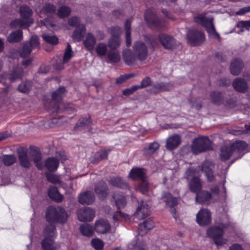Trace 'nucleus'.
Here are the masks:
<instances>
[{"label":"nucleus","instance_id":"obj_1","mask_svg":"<svg viewBox=\"0 0 250 250\" xmlns=\"http://www.w3.org/2000/svg\"><path fill=\"white\" fill-rule=\"evenodd\" d=\"M18 157L21 166L25 168H29L32 165L33 160L36 166L39 169H42V164L41 162L42 156L41 152L34 148L30 149L29 155H28L26 150L21 148L18 150Z\"/></svg>","mask_w":250,"mask_h":250},{"label":"nucleus","instance_id":"obj_2","mask_svg":"<svg viewBox=\"0 0 250 250\" xmlns=\"http://www.w3.org/2000/svg\"><path fill=\"white\" fill-rule=\"evenodd\" d=\"M46 218L50 225H54L53 223L60 222L64 223L67 218V214L64 209L61 207H50L46 210Z\"/></svg>","mask_w":250,"mask_h":250},{"label":"nucleus","instance_id":"obj_3","mask_svg":"<svg viewBox=\"0 0 250 250\" xmlns=\"http://www.w3.org/2000/svg\"><path fill=\"white\" fill-rule=\"evenodd\" d=\"M213 19L212 17H206L204 15H199L194 18L196 22L201 24L206 28L210 37L214 39H220V36L216 32L213 24Z\"/></svg>","mask_w":250,"mask_h":250},{"label":"nucleus","instance_id":"obj_4","mask_svg":"<svg viewBox=\"0 0 250 250\" xmlns=\"http://www.w3.org/2000/svg\"><path fill=\"white\" fill-rule=\"evenodd\" d=\"M56 235L55 226L53 225L47 226L43 230L44 239L42 241V246L44 250H53L54 249L53 238Z\"/></svg>","mask_w":250,"mask_h":250},{"label":"nucleus","instance_id":"obj_5","mask_svg":"<svg viewBox=\"0 0 250 250\" xmlns=\"http://www.w3.org/2000/svg\"><path fill=\"white\" fill-rule=\"evenodd\" d=\"M192 151L198 154L212 149L211 141L207 137H200L195 139L192 145Z\"/></svg>","mask_w":250,"mask_h":250},{"label":"nucleus","instance_id":"obj_6","mask_svg":"<svg viewBox=\"0 0 250 250\" xmlns=\"http://www.w3.org/2000/svg\"><path fill=\"white\" fill-rule=\"evenodd\" d=\"M207 233L208 235L212 238L217 245H222L226 243L227 240L223 238V231L218 227H212L209 228Z\"/></svg>","mask_w":250,"mask_h":250},{"label":"nucleus","instance_id":"obj_7","mask_svg":"<svg viewBox=\"0 0 250 250\" xmlns=\"http://www.w3.org/2000/svg\"><path fill=\"white\" fill-rule=\"evenodd\" d=\"M188 42L193 46H196L203 42L205 36L203 33L195 30H190L187 33Z\"/></svg>","mask_w":250,"mask_h":250},{"label":"nucleus","instance_id":"obj_8","mask_svg":"<svg viewBox=\"0 0 250 250\" xmlns=\"http://www.w3.org/2000/svg\"><path fill=\"white\" fill-rule=\"evenodd\" d=\"M145 19L148 25L152 28H161L165 25L164 21L159 19L156 15L150 10L146 11Z\"/></svg>","mask_w":250,"mask_h":250},{"label":"nucleus","instance_id":"obj_9","mask_svg":"<svg viewBox=\"0 0 250 250\" xmlns=\"http://www.w3.org/2000/svg\"><path fill=\"white\" fill-rule=\"evenodd\" d=\"M173 87V85L171 83L157 82L151 85L147 90L150 93L157 94L170 90Z\"/></svg>","mask_w":250,"mask_h":250},{"label":"nucleus","instance_id":"obj_10","mask_svg":"<svg viewBox=\"0 0 250 250\" xmlns=\"http://www.w3.org/2000/svg\"><path fill=\"white\" fill-rule=\"evenodd\" d=\"M133 50L138 60L140 61L145 60L148 55L146 44L141 42H136L133 45Z\"/></svg>","mask_w":250,"mask_h":250},{"label":"nucleus","instance_id":"obj_11","mask_svg":"<svg viewBox=\"0 0 250 250\" xmlns=\"http://www.w3.org/2000/svg\"><path fill=\"white\" fill-rule=\"evenodd\" d=\"M211 214L207 209L202 208L196 215V221L202 226H207L211 222Z\"/></svg>","mask_w":250,"mask_h":250},{"label":"nucleus","instance_id":"obj_12","mask_svg":"<svg viewBox=\"0 0 250 250\" xmlns=\"http://www.w3.org/2000/svg\"><path fill=\"white\" fill-rule=\"evenodd\" d=\"M77 216L80 221H90L95 216V212L90 208L84 207L79 210Z\"/></svg>","mask_w":250,"mask_h":250},{"label":"nucleus","instance_id":"obj_13","mask_svg":"<svg viewBox=\"0 0 250 250\" xmlns=\"http://www.w3.org/2000/svg\"><path fill=\"white\" fill-rule=\"evenodd\" d=\"M149 205L142 201L139 204L134 215L139 220L143 219L149 214Z\"/></svg>","mask_w":250,"mask_h":250},{"label":"nucleus","instance_id":"obj_14","mask_svg":"<svg viewBox=\"0 0 250 250\" xmlns=\"http://www.w3.org/2000/svg\"><path fill=\"white\" fill-rule=\"evenodd\" d=\"M159 38L162 45L166 49H172L176 45L174 38L168 35L163 33L160 34Z\"/></svg>","mask_w":250,"mask_h":250},{"label":"nucleus","instance_id":"obj_15","mask_svg":"<svg viewBox=\"0 0 250 250\" xmlns=\"http://www.w3.org/2000/svg\"><path fill=\"white\" fill-rule=\"evenodd\" d=\"M110 226L105 220L99 219L95 223V230L99 233H105L109 231Z\"/></svg>","mask_w":250,"mask_h":250},{"label":"nucleus","instance_id":"obj_16","mask_svg":"<svg viewBox=\"0 0 250 250\" xmlns=\"http://www.w3.org/2000/svg\"><path fill=\"white\" fill-rule=\"evenodd\" d=\"M181 143V137L179 135L174 134L169 137L166 142V147L172 150L177 147Z\"/></svg>","mask_w":250,"mask_h":250},{"label":"nucleus","instance_id":"obj_17","mask_svg":"<svg viewBox=\"0 0 250 250\" xmlns=\"http://www.w3.org/2000/svg\"><path fill=\"white\" fill-rule=\"evenodd\" d=\"M108 188L104 181L99 182L95 187V191L100 199L105 198L108 194Z\"/></svg>","mask_w":250,"mask_h":250},{"label":"nucleus","instance_id":"obj_18","mask_svg":"<svg viewBox=\"0 0 250 250\" xmlns=\"http://www.w3.org/2000/svg\"><path fill=\"white\" fill-rule=\"evenodd\" d=\"M244 67V63L239 59H233L230 65V72L233 75H238Z\"/></svg>","mask_w":250,"mask_h":250},{"label":"nucleus","instance_id":"obj_19","mask_svg":"<svg viewBox=\"0 0 250 250\" xmlns=\"http://www.w3.org/2000/svg\"><path fill=\"white\" fill-rule=\"evenodd\" d=\"M232 86L235 90L242 93L246 92L248 89L247 83L240 78H237L233 81Z\"/></svg>","mask_w":250,"mask_h":250},{"label":"nucleus","instance_id":"obj_20","mask_svg":"<svg viewBox=\"0 0 250 250\" xmlns=\"http://www.w3.org/2000/svg\"><path fill=\"white\" fill-rule=\"evenodd\" d=\"M95 200V196L92 191H87L80 194L79 201L82 205H90Z\"/></svg>","mask_w":250,"mask_h":250},{"label":"nucleus","instance_id":"obj_21","mask_svg":"<svg viewBox=\"0 0 250 250\" xmlns=\"http://www.w3.org/2000/svg\"><path fill=\"white\" fill-rule=\"evenodd\" d=\"M188 186L190 190L197 194L201 190L202 182L198 177H193L190 181Z\"/></svg>","mask_w":250,"mask_h":250},{"label":"nucleus","instance_id":"obj_22","mask_svg":"<svg viewBox=\"0 0 250 250\" xmlns=\"http://www.w3.org/2000/svg\"><path fill=\"white\" fill-rule=\"evenodd\" d=\"M212 166L208 162H205L202 165L201 170L204 172L208 181L211 182L214 181L215 177L212 171Z\"/></svg>","mask_w":250,"mask_h":250},{"label":"nucleus","instance_id":"obj_23","mask_svg":"<svg viewBox=\"0 0 250 250\" xmlns=\"http://www.w3.org/2000/svg\"><path fill=\"white\" fill-rule=\"evenodd\" d=\"M154 226V222L150 219H148L141 224L139 226V233L141 235H144L147 232L152 229Z\"/></svg>","mask_w":250,"mask_h":250},{"label":"nucleus","instance_id":"obj_24","mask_svg":"<svg viewBox=\"0 0 250 250\" xmlns=\"http://www.w3.org/2000/svg\"><path fill=\"white\" fill-rule=\"evenodd\" d=\"M83 43L88 50L92 51L96 44V39L92 33H88L83 41Z\"/></svg>","mask_w":250,"mask_h":250},{"label":"nucleus","instance_id":"obj_25","mask_svg":"<svg viewBox=\"0 0 250 250\" xmlns=\"http://www.w3.org/2000/svg\"><path fill=\"white\" fill-rule=\"evenodd\" d=\"M33 23L32 20L25 21L23 20L16 19L10 23V26L13 28L22 27L27 28Z\"/></svg>","mask_w":250,"mask_h":250},{"label":"nucleus","instance_id":"obj_26","mask_svg":"<svg viewBox=\"0 0 250 250\" xmlns=\"http://www.w3.org/2000/svg\"><path fill=\"white\" fill-rule=\"evenodd\" d=\"M211 198V194L207 191H201L196 194V201L202 204L208 203Z\"/></svg>","mask_w":250,"mask_h":250},{"label":"nucleus","instance_id":"obj_27","mask_svg":"<svg viewBox=\"0 0 250 250\" xmlns=\"http://www.w3.org/2000/svg\"><path fill=\"white\" fill-rule=\"evenodd\" d=\"M233 153V151L231 146H224L221 148L220 158L221 160H227L230 157Z\"/></svg>","mask_w":250,"mask_h":250},{"label":"nucleus","instance_id":"obj_28","mask_svg":"<svg viewBox=\"0 0 250 250\" xmlns=\"http://www.w3.org/2000/svg\"><path fill=\"white\" fill-rule=\"evenodd\" d=\"M160 145L157 142L149 144L144 149V154L146 156H150L155 153L159 148Z\"/></svg>","mask_w":250,"mask_h":250},{"label":"nucleus","instance_id":"obj_29","mask_svg":"<svg viewBox=\"0 0 250 250\" xmlns=\"http://www.w3.org/2000/svg\"><path fill=\"white\" fill-rule=\"evenodd\" d=\"M123 58L128 65L133 64L136 61V57L130 49H125L123 52Z\"/></svg>","mask_w":250,"mask_h":250},{"label":"nucleus","instance_id":"obj_30","mask_svg":"<svg viewBox=\"0 0 250 250\" xmlns=\"http://www.w3.org/2000/svg\"><path fill=\"white\" fill-rule=\"evenodd\" d=\"M121 43V39L119 36L112 35L108 42V46L110 50H116Z\"/></svg>","mask_w":250,"mask_h":250},{"label":"nucleus","instance_id":"obj_31","mask_svg":"<svg viewBox=\"0 0 250 250\" xmlns=\"http://www.w3.org/2000/svg\"><path fill=\"white\" fill-rule=\"evenodd\" d=\"M113 199L118 208H123L126 205L125 197L119 193H115L113 195Z\"/></svg>","mask_w":250,"mask_h":250},{"label":"nucleus","instance_id":"obj_32","mask_svg":"<svg viewBox=\"0 0 250 250\" xmlns=\"http://www.w3.org/2000/svg\"><path fill=\"white\" fill-rule=\"evenodd\" d=\"M109 183L112 186L120 188H126L128 187L127 184L119 177H114L109 180Z\"/></svg>","mask_w":250,"mask_h":250},{"label":"nucleus","instance_id":"obj_33","mask_svg":"<svg viewBox=\"0 0 250 250\" xmlns=\"http://www.w3.org/2000/svg\"><path fill=\"white\" fill-rule=\"evenodd\" d=\"M22 39V32L18 30L11 32L7 37V41L10 42H17Z\"/></svg>","mask_w":250,"mask_h":250},{"label":"nucleus","instance_id":"obj_34","mask_svg":"<svg viewBox=\"0 0 250 250\" xmlns=\"http://www.w3.org/2000/svg\"><path fill=\"white\" fill-rule=\"evenodd\" d=\"M48 195L50 198L58 202H61L63 199V196L59 193L58 189L53 186L49 187Z\"/></svg>","mask_w":250,"mask_h":250},{"label":"nucleus","instance_id":"obj_35","mask_svg":"<svg viewBox=\"0 0 250 250\" xmlns=\"http://www.w3.org/2000/svg\"><path fill=\"white\" fill-rule=\"evenodd\" d=\"M85 29L84 25H79L75 30L72 35L73 40L75 42L80 41L85 32Z\"/></svg>","mask_w":250,"mask_h":250},{"label":"nucleus","instance_id":"obj_36","mask_svg":"<svg viewBox=\"0 0 250 250\" xmlns=\"http://www.w3.org/2000/svg\"><path fill=\"white\" fill-rule=\"evenodd\" d=\"M167 206L170 208H172L177 204V199L171 196V194L168 192H165L162 196Z\"/></svg>","mask_w":250,"mask_h":250},{"label":"nucleus","instance_id":"obj_37","mask_svg":"<svg viewBox=\"0 0 250 250\" xmlns=\"http://www.w3.org/2000/svg\"><path fill=\"white\" fill-rule=\"evenodd\" d=\"M59 162L55 158H49L45 162V166L48 170L52 171L56 170L59 166Z\"/></svg>","mask_w":250,"mask_h":250},{"label":"nucleus","instance_id":"obj_38","mask_svg":"<svg viewBox=\"0 0 250 250\" xmlns=\"http://www.w3.org/2000/svg\"><path fill=\"white\" fill-rule=\"evenodd\" d=\"M107 59L110 62L117 63L120 62L121 56L119 51L110 50L107 53Z\"/></svg>","mask_w":250,"mask_h":250},{"label":"nucleus","instance_id":"obj_39","mask_svg":"<svg viewBox=\"0 0 250 250\" xmlns=\"http://www.w3.org/2000/svg\"><path fill=\"white\" fill-rule=\"evenodd\" d=\"M129 176L133 179L140 178L142 180L145 179V172L143 169L133 168L129 173Z\"/></svg>","mask_w":250,"mask_h":250},{"label":"nucleus","instance_id":"obj_40","mask_svg":"<svg viewBox=\"0 0 250 250\" xmlns=\"http://www.w3.org/2000/svg\"><path fill=\"white\" fill-rule=\"evenodd\" d=\"M130 28L131 21L129 20H127L125 23V30L126 45L127 46H129L131 44Z\"/></svg>","mask_w":250,"mask_h":250},{"label":"nucleus","instance_id":"obj_41","mask_svg":"<svg viewBox=\"0 0 250 250\" xmlns=\"http://www.w3.org/2000/svg\"><path fill=\"white\" fill-rule=\"evenodd\" d=\"M230 146L233 153L241 152L247 148L246 143L242 141L236 142L233 143Z\"/></svg>","mask_w":250,"mask_h":250},{"label":"nucleus","instance_id":"obj_42","mask_svg":"<svg viewBox=\"0 0 250 250\" xmlns=\"http://www.w3.org/2000/svg\"><path fill=\"white\" fill-rule=\"evenodd\" d=\"M20 14L21 17L25 21L31 20L30 17L32 14V10L27 6H22L20 7Z\"/></svg>","mask_w":250,"mask_h":250},{"label":"nucleus","instance_id":"obj_43","mask_svg":"<svg viewBox=\"0 0 250 250\" xmlns=\"http://www.w3.org/2000/svg\"><path fill=\"white\" fill-rule=\"evenodd\" d=\"M23 76L22 70L19 67L15 68L9 74V79L12 82L17 79H20Z\"/></svg>","mask_w":250,"mask_h":250},{"label":"nucleus","instance_id":"obj_44","mask_svg":"<svg viewBox=\"0 0 250 250\" xmlns=\"http://www.w3.org/2000/svg\"><path fill=\"white\" fill-rule=\"evenodd\" d=\"M80 229L82 234L86 236H92L94 233L93 228L87 224L81 226Z\"/></svg>","mask_w":250,"mask_h":250},{"label":"nucleus","instance_id":"obj_45","mask_svg":"<svg viewBox=\"0 0 250 250\" xmlns=\"http://www.w3.org/2000/svg\"><path fill=\"white\" fill-rule=\"evenodd\" d=\"M56 10V7L53 4L50 3L45 4L41 10L42 14H44L47 16L54 14Z\"/></svg>","mask_w":250,"mask_h":250},{"label":"nucleus","instance_id":"obj_46","mask_svg":"<svg viewBox=\"0 0 250 250\" xmlns=\"http://www.w3.org/2000/svg\"><path fill=\"white\" fill-rule=\"evenodd\" d=\"M32 50V49L29 45L28 42H25L19 51L21 57L25 58L28 56Z\"/></svg>","mask_w":250,"mask_h":250},{"label":"nucleus","instance_id":"obj_47","mask_svg":"<svg viewBox=\"0 0 250 250\" xmlns=\"http://www.w3.org/2000/svg\"><path fill=\"white\" fill-rule=\"evenodd\" d=\"M95 51L98 56H104L107 51L106 44L103 42L98 43L95 48Z\"/></svg>","mask_w":250,"mask_h":250},{"label":"nucleus","instance_id":"obj_48","mask_svg":"<svg viewBox=\"0 0 250 250\" xmlns=\"http://www.w3.org/2000/svg\"><path fill=\"white\" fill-rule=\"evenodd\" d=\"M65 93V88L64 87H60L52 93V98L56 101H59L64 96Z\"/></svg>","mask_w":250,"mask_h":250},{"label":"nucleus","instance_id":"obj_49","mask_svg":"<svg viewBox=\"0 0 250 250\" xmlns=\"http://www.w3.org/2000/svg\"><path fill=\"white\" fill-rule=\"evenodd\" d=\"M91 123V119L90 116H87L85 118H81L79 119L78 123L75 125V128L79 127H84L89 126Z\"/></svg>","mask_w":250,"mask_h":250},{"label":"nucleus","instance_id":"obj_50","mask_svg":"<svg viewBox=\"0 0 250 250\" xmlns=\"http://www.w3.org/2000/svg\"><path fill=\"white\" fill-rule=\"evenodd\" d=\"M31 88V83L30 81H26L21 83L18 86V90L22 93L28 92Z\"/></svg>","mask_w":250,"mask_h":250},{"label":"nucleus","instance_id":"obj_51","mask_svg":"<svg viewBox=\"0 0 250 250\" xmlns=\"http://www.w3.org/2000/svg\"><path fill=\"white\" fill-rule=\"evenodd\" d=\"M42 37L45 42L54 45L58 43V39L56 36L43 34Z\"/></svg>","mask_w":250,"mask_h":250},{"label":"nucleus","instance_id":"obj_52","mask_svg":"<svg viewBox=\"0 0 250 250\" xmlns=\"http://www.w3.org/2000/svg\"><path fill=\"white\" fill-rule=\"evenodd\" d=\"M73 56V52L71 50V46L68 43L63 56V63H64L68 62Z\"/></svg>","mask_w":250,"mask_h":250},{"label":"nucleus","instance_id":"obj_53","mask_svg":"<svg viewBox=\"0 0 250 250\" xmlns=\"http://www.w3.org/2000/svg\"><path fill=\"white\" fill-rule=\"evenodd\" d=\"M2 160L5 165L11 166L16 162V158L13 155H5L2 156Z\"/></svg>","mask_w":250,"mask_h":250},{"label":"nucleus","instance_id":"obj_54","mask_svg":"<svg viewBox=\"0 0 250 250\" xmlns=\"http://www.w3.org/2000/svg\"><path fill=\"white\" fill-rule=\"evenodd\" d=\"M70 12V9L68 7L63 6L59 8L58 15L60 18H63L68 16Z\"/></svg>","mask_w":250,"mask_h":250},{"label":"nucleus","instance_id":"obj_55","mask_svg":"<svg viewBox=\"0 0 250 250\" xmlns=\"http://www.w3.org/2000/svg\"><path fill=\"white\" fill-rule=\"evenodd\" d=\"M28 44L32 49L39 48L40 42L38 37L35 35L32 36L28 42Z\"/></svg>","mask_w":250,"mask_h":250},{"label":"nucleus","instance_id":"obj_56","mask_svg":"<svg viewBox=\"0 0 250 250\" xmlns=\"http://www.w3.org/2000/svg\"><path fill=\"white\" fill-rule=\"evenodd\" d=\"M92 247L96 250H101L104 247V242L100 239H93L91 242Z\"/></svg>","mask_w":250,"mask_h":250},{"label":"nucleus","instance_id":"obj_57","mask_svg":"<svg viewBox=\"0 0 250 250\" xmlns=\"http://www.w3.org/2000/svg\"><path fill=\"white\" fill-rule=\"evenodd\" d=\"M210 97L211 101L217 104H219L222 100L221 94L219 92H212Z\"/></svg>","mask_w":250,"mask_h":250},{"label":"nucleus","instance_id":"obj_58","mask_svg":"<svg viewBox=\"0 0 250 250\" xmlns=\"http://www.w3.org/2000/svg\"><path fill=\"white\" fill-rule=\"evenodd\" d=\"M46 176L47 180L51 183L57 184L60 183V177L57 175L52 173H47Z\"/></svg>","mask_w":250,"mask_h":250},{"label":"nucleus","instance_id":"obj_59","mask_svg":"<svg viewBox=\"0 0 250 250\" xmlns=\"http://www.w3.org/2000/svg\"><path fill=\"white\" fill-rule=\"evenodd\" d=\"M121 218L128 219L129 216L128 215L124 214L120 211L115 212L113 216V219L114 221L118 222Z\"/></svg>","mask_w":250,"mask_h":250},{"label":"nucleus","instance_id":"obj_60","mask_svg":"<svg viewBox=\"0 0 250 250\" xmlns=\"http://www.w3.org/2000/svg\"><path fill=\"white\" fill-rule=\"evenodd\" d=\"M151 83V81L150 78L149 77H146L142 81L140 85H136L138 87V89H139L148 86L150 85Z\"/></svg>","mask_w":250,"mask_h":250},{"label":"nucleus","instance_id":"obj_61","mask_svg":"<svg viewBox=\"0 0 250 250\" xmlns=\"http://www.w3.org/2000/svg\"><path fill=\"white\" fill-rule=\"evenodd\" d=\"M138 90L137 85H133L129 88H126L123 91V94L125 96H129L132 94L135 91Z\"/></svg>","mask_w":250,"mask_h":250},{"label":"nucleus","instance_id":"obj_62","mask_svg":"<svg viewBox=\"0 0 250 250\" xmlns=\"http://www.w3.org/2000/svg\"><path fill=\"white\" fill-rule=\"evenodd\" d=\"M148 188L149 185L148 182L145 180V179L142 180L139 188V189L141 192L143 193H145L148 190Z\"/></svg>","mask_w":250,"mask_h":250},{"label":"nucleus","instance_id":"obj_63","mask_svg":"<svg viewBox=\"0 0 250 250\" xmlns=\"http://www.w3.org/2000/svg\"><path fill=\"white\" fill-rule=\"evenodd\" d=\"M68 24L71 26L78 27L79 25H82L80 24V20L77 17H74L70 18L68 20Z\"/></svg>","mask_w":250,"mask_h":250},{"label":"nucleus","instance_id":"obj_64","mask_svg":"<svg viewBox=\"0 0 250 250\" xmlns=\"http://www.w3.org/2000/svg\"><path fill=\"white\" fill-rule=\"evenodd\" d=\"M108 152L105 150H102L98 151L96 156L98 158L99 160H102L105 159L107 157Z\"/></svg>","mask_w":250,"mask_h":250}]
</instances>
